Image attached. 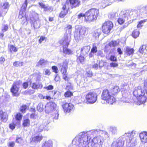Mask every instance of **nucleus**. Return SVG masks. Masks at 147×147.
Masks as SVG:
<instances>
[{"label":"nucleus","instance_id":"nucleus-1","mask_svg":"<svg viewBox=\"0 0 147 147\" xmlns=\"http://www.w3.org/2000/svg\"><path fill=\"white\" fill-rule=\"evenodd\" d=\"M98 133V131L97 130H92L86 132L80 133L73 140L72 144L68 147H77L76 144L79 147H88V145L91 138V136L96 134Z\"/></svg>","mask_w":147,"mask_h":147},{"label":"nucleus","instance_id":"nucleus-2","mask_svg":"<svg viewBox=\"0 0 147 147\" xmlns=\"http://www.w3.org/2000/svg\"><path fill=\"white\" fill-rule=\"evenodd\" d=\"M145 91L140 86L135 87L133 92L134 95L137 97V100L135 103L138 105L145 103L147 100V97Z\"/></svg>","mask_w":147,"mask_h":147},{"label":"nucleus","instance_id":"nucleus-3","mask_svg":"<svg viewBox=\"0 0 147 147\" xmlns=\"http://www.w3.org/2000/svg\"><path fill=\"white\" fill-rule=\"evenodd\" d=\"M136 13V11L125 10L121 11L119 14V17L117 20L119 24H121L130 18H134V16H133V15Z\"/></svg>","mask_w":147,"mask_h":147},{"label":"nucleus","instance_id":"nucleus-4","mask_svg":"<svg viewBox=\"0 0 147 147\" xmlns=\"http://www.w3.org/2000/svg\"><path fill=\"white\" fill-rule=\"evenodd\" d=\"M45 111L47 113H52L53 119H58L59 115L58 108L55 103L52 102L48 103L45 106Z\"/></svg>","mask_w":147,"mask_h":147},{"label":"nucleus","instance_id":"nucleus-5","mask_svg":"<svg viewBox=\"0 0 147 147\" xmlns=\"http://www.w3.org/2000/svg\"><path fill=\"white\" fill-rule=\"evenodd\" d=\"M124 136L129 138V140L127 141L128 143V147H136L138 140L137 132L133 130L131 132L125 133Z\"/></svg>","mask_w":147,"mask_h":147},{"label":"nucleus","instance_id":"nucleus-6","mask_svg":"<svg viewBox=\"0 0 147 147\" xmlns=\"http://www.w3.org/2000/svg\"><path fill=\"white\" fill-rule=\"evenodd\" d=\"M101 99L109 104H112L116 101L114 95L107 89L103 90L101 97Z\"/></svg>","mask_w":147,"mask_h":147},{"label":"nucleus","instance_id":"nucleus-7","mask_svg":"<svg viewBox=\"0 0 147 147\" xmlns=\"http://www.w3.org/2000/svg\"><path fill=\"white\" fill-rule=\"evenodd\" d=\"M98 14V9H91L85 13V20L89 22L93 21L96 19Z\"/></svg>","mask_w":147,"mask_h":147},{"label":"nucleus","instance_id":"nucleus-8","mask_svg":"<svg viewBox=\"0 0 147 147\" xmlns=\"http://www.w3.org/2000/svg\"><path fill=\"white\" fill-rule=\"evenodd\" d=\"M88 28L85 27L76 26L74 34V38L76 41H78L80 39H82L85 36L87 32Z\"/></svg>","mask_w":147,"mask_h":147},{"label":"nucleus","instance_id":"nucleus-9","mask_svg":"<svg viewBox=\"0 0 147 147\" xmlns=\"http://www.w3.org/2000/svg\"><path fill=\"white\" fill-rule=\"evenodd\" d=\"M113 26L112 22L109 21H106L102 25V31L104 33L107 34L112 29Z\"/></svg>","mask_w":147,"mask_h":147},{"label":"nucleus","instance_id":"nucleus-10","mask_svg":"<svg viewBox=\"0 0 147 147\" xmlns=\"http://www.w3.org/2000/svg\"><path fill=\"white\" fill-rule=\"evenodd\" d=\"M85 98L88 103L92 104L96 101L97 95L94 92H89L86 95Z\"/></svg>","mask_w":147,"mask_h":147},{"label":"nucleus","instance_id":"nucleus-11","mask_svg":"<svg viewBox=\"0 0 147 147\" xmlns=\"http://www.w3.org/2000/svg\"><path fill=\"white\" fill-rule=\"evenodd\" d=\"M103 142V138L100 136L95 137L92 139V147H102Z\"/></svg>","mask_w":147,"mask_h":147},{"label":"nucleus","instance_id":"nucleus-12","mask_svg":"<svg viewBox=\"0 0 147 147\" xmlns=\"http://www.w3.org/2000/svg\"><path fill=\"white\" fill-rule=\"evenodd\" d=\"M20 84V82L19 81L14 82L11 88V92L14 96H17L18 95V92L19 90Z\"/></svg>","mask_w":147,"mask_h":147},{"label":"nucleus","instance_id":"nucleus-13","mask_svg":"<svg viewBox=\"0 0 147 147\" xmlns=\"http://www.w3.org/2000/svg\"><path fill=\"white\" fill-rule=\"evenodd\" d=\"M49 122L47 119H45L42 120L38 123L37 128L38 132L42 131L45 127H46L49 123Z\"/></svg>","mask_w":147,"mask_h":147},{"label":"nucleus","instance_id":"nucleus-14","mask_svg":"<svg viewBox=\"0 0 147 147\" xmlns=\"http://www.w3.org/2000/svg\"><path fill=\"white\" fill-rule=\"evenodd\" d=\"M70 35H68L67 33H65L64 37L60 40L59 42L63 46L68 47L70 41Z\"/></svg>","mask_w":147,"mask_h":147},{"label":"nucleus","instance_id":"nucleus-15","mask_svg":"<svg viewBox=\"0 0 147 147\" xmlns=\"http://www.w3.org/2000/svg\"><path fill=\"white\" fill-rule=\"evenodd\" d=\"M68 62L65 60L63 62L59 63L58 65L61 68V72L62 74H65L67 72V67Z\"/></svg>","mask_w":147,"mask_h":147},{"label":"nucleus","instance_id":"nucleus-16","mask_svg":"<svg viewBox=\"0 0 147 147\" xmlns=\"http://www.w3.org/2000/svg\"><path fill=\"white\" fill-rule=\"evenodd\" d=\"M64 111L66 113H69L72 111L74 108V105L71 103L65 102L62 106Z\"/></svg>","mask_w":147,"mask_h":147},{"label":"nucleus","instance_id":"nucleus-17","mask_svg":"<svg viewBox=\"0 0 147 147\" xmlns=\"http://www.w3.org/2000/svg\"><path fill=\"white\" fill-rule=\"evenodd\" d=\"M113 0H99V4L102 8L111 5L113 2Z\"/></svg>","mask_w":147,"mask_h":147},{"label":"nucleus","instance_id":"nucleus-18","mask_svg":"<svg viewBox=\"0 0 147 147\" xmlns=\"http://www.w3.org/2000/svg\"><path fill=\"white\" fill-rule=\"evenodd\" d=\"M139 136L141 142L143 143H147V132L143 131L139 134Z\"/></svg>","mask_w":147,"mask_h":147},{"label":"nucleus","instance_id":"nucleus-19","mask_svg":"<svg viewBox=\"0 0 147 147\" xmlns=\"http://www.w3.org/2000/svg\"><path fill=\"white\" fill-rule=\"evenodd\" d=\"M132 11H136V13L135 14H134L133 16H134L135 17H137L138 15L140 14H143V13H147V6L143 7L140 9H138L137 10H133Z\"/></svg>","mask_w":147,"mask_h":147},{"label":"nucleus","instance_id":"nucleus-20","mask_svg":"<svg viewBox=\"0 0 147 147\" xmlns=\"http://www.w3.org/2000/svg\"><path fill=\"white\" fill-rule=\"evenodd\" d=\"M8 119V115L7 113L2 111H0V120L3 122H6Z\"/></svg>","mask_w":147,"mask_h":147},{"label":"nucleus","instance_id":"nucleus-21","mask_svg":"<svg viewBox=\"0 0 147 147\" xmlns=\"http://www.w3.org/2000/svg\"><path fill=\"white\" fill-rule=\"evenodd\" d=\"M125 54L127 55L130 56L132 55L134 52V50L133 49L129 47H127L125 48Z\"/></svg>","mask_w":147,"mask_h":147},{"label":"nucleus","instance_id":"nucleus-22","mask_svg":"<svg viewBox=\"0 0 147 147\" xmlns=\"http://www.w3.org/2000/svg\"><path fill=\"white\" fill-rule=\"evenodd\" d=\"M108 130L109 133L111 135H115L117 133V128L115 126H111L109 127Z\"/></svg>","mask_w":147,"mask_h":147},{"label":"nucleus","instance_id":"nucleus-23","mask_svg":"<svg viewBox=\"0 0 147 147\" xmlns=\"http://www.w3.org/2000/svg\"><path fill=\"white\" fill-rule=\"evenodd\" d=\"M43 87V85L41 82L33 83L32 84L31 87L34 89H41Z\"/></svg>","mask_w":147,"mask_h":147},{"label":"nucleus","instance_id":"nucleus-24","mask_svg":"<svg viewBox=\"0 0 147 147\" xmlns=\"http://www.w3.org/2000/svg\"><path fill=\"white\" fill-rule=\"evenodd\" d=\"M42 139V137L40 136H37L32 137L30 139V142L37 143L39 142Z\"/></svg>","mask_w":147,"mask_h":147},{"label":"nucleus","instance_id":"nucleus-25","mask_svg":"<svg viewBox=\"0 0 147 147\" xmlns=\"http://www.w3.org/2000/svg\"><path fill=\"white\" fill-rule=\"evenodd\" d=\"M90 49V47L89 46H85L81 48V52L83 55H85L89 52Z\"/></svg>","mask_w":147,"mask_h":147},{"label":"nucleus","instance_id":"nucleus-26","mask_svg":"<svg viewBox=\"0 0 147 147\" xmlns=\"http://www.w3.org/2000/svg\"><path fill=\"white\" fill-rule=\"evenodd\" d=\"M70 4L74 7L79 6L80 1L79 0H69Z\"/></svg>","mask_w":147,"mask_h":147},{"label":"nucleus","instance_id":"nucleus-27","mask_svg":"<svg viewBox=\"0 0 147 147\" xmlns=\"http://www.w3.org/2000/svg\"><path fill=\"white\" fill-rule=\"evenodd\" d=\"M53 142L51 140H49L43 143L42 147H52Z\"/></svg>","mask_w":147,"mask_h":147},{"label":"nucleus","instance_id":"nucleus-28","mask_svg":"<svg viewBox=\"0 0 147 147\" xmlns=\"http://www.w3.org/2000/svg\"><path fill=\"white\" fill-rule=\"evenodd\" d=\"M101 33V30L100 29H98L95 30L93 34V36L96 39L98 38L99 36Z\"/></svg>","mask_w":147,"mask_h":147},{"label":"nucleus","instance_id":"nucleus-29","mask_svg":"<svg viewBox=\"0 0 147 147\" xmlns=\"http://www.w3.org/2000/svg\"><path fill=\"white\" fill-rule=\"evenodd\" d=\"M47 61L46 60L44 59H41L37 63V65L38 66L40 65L45 66L47 64Z\"/></svg>","mask_w":147,"mask_h":147},{"label":"nucleus","instance_id":"nucleus-30","mask_svg":"<svg viewBox=\"0 0 147 147\" xmlns=\"http://www.w3.org/2000/svg\"><path fill=\"white\" fill-rule=\"evenodd\" d=\"M15 141L17 143L21 145H23L24 142V140L22 138L18 136L16 137Z\"/></svg>","mask_w":147,"mask_h":147},{"label":"nucleus","instance_id":"nucleus-31","mask_svg":"<svg viewBox=\"0 0 147 147\" xmlns=\"http://www.w3.org/2000/svg\"><path fill=\"white\" fill-rule=\"evenodd\" d=\"M67 46H63V53L67 55L71 54L72 53L71 51L67 48Z\"/></svg>","mask_w":147,"mask_h":147},{"label":"nucleus","instance_id":"nucleus-32","mask_svg":"<svg viewBox=\"0 0 147 147\" xmlns=\"http://www.w3.org/2000/svg\"><path fill=\"white\" fill-rule=\"evenodd\" d=\"M30 125V121L28 119H25L23 120L22 123L23 126L24 127L29 126Z\"/></svg>","mask_w":147,"mask_h":147},{"label":"nucleus","instance_id":"nucleus-33","mask_svg":"<svg viewBox=\"0 0 147 147\" xmlns=\"http://www.w3.org/2000/svg\"><path fill=\"white\" fill-rule=\"evenodd\" d=\"M38 19V14L36 13H34L33 17L31 18V20L34 23Z\"/></svg>","mask_w":147,"mask_h":147},{"label":"nucleus","instance_id":"nucleus-34","mask_svg":"<svg viewBox=\"0 0 147 147\" xmlns=\"http://www.w3.org/2000/svg\"><path fill=\"white\" fill-rule=\"evenodd\" d=\"M67 13L68 10L65 9H63V8H62V10L59 16L61 18H63Z\"/></svg>","mask_w":147,"mask_h":147},{"label":"nucleus","instance_id":"nucleus-35","mask_svg":"<svg viewBox=\"0 0 147 147\" xmlns=\"http://www.w3.org/2000/svg\"><path fill=\"white\" fill-rule=\"evenodd\" d=\"M140 34L139 31L137 30L134 31L132 33V35L133 37L134 38H136L138 37Z\"/></svg>","mask_w":147,"mask_h":147},{"label":"nucleus","instance_id":"nucleus-36","mask_svg":"<svg viewBox=\"0 0 147 147\" xmlns=\"http://www.w3.org/2000/svg\"><path fill=\"white\" fill-rule=\"evenodd\" d=\"M10 52L12 53L13 52H16L18 51V49L13 45H10L9 47Z\"/></svg>","mask_w":147,"mask_h":147},{"label":"nucleus","instance_id":"nucleus-37","mask_svg":"<svg viewBox=\"0 0 147 147\" xmlns=\"http://www.w3.org/2000/svg\"><path fill=\"white\" fill-rule=\"evenodd\" d=\"M37 109L39 112H41L43 111L44 108L43 105L42 103L40 102L39 103L37 106Z\"/></svg>","mask_w":147,"mask_h":147},{"label":"nucleus","instance_id":"nucleus-38","mask_svg":"<svg viewBox=\"0 0 147 147\" xmlns=\"http://www.w3.org/2000/svg\"><path fill=\"white\" fill-rule=\"evenodd\" d=\"M69 0H67L66 2L65 3V4L63 6V7L62 8H63V9H67V10H68L69 9Z\"/></svg>","mask_w":147,"mask_h":147},{"label":"nucleus","instance_id":"nucleus-39","mask_svg":"<svg viewBox=\"0 0 147 147\" xmlns=\"http://www.w3.org/2000/svg\"><path fill=\"white\" fill-rule=\"evenodd\" d=\"M23 64L24 63L23 62L17 61L13 63V65L15 66L18 67L23 66Z\"/></svg>","mask_w":147,"mask_h":147},{"label":"nucleus","instance_id":"nucleus-40","mask_svg":"<svg viewBox=\"0 0 147 147\" xmlns=\"http://www.w3.org/2000/svg\"><path fill=\"white\" fill-rule=\"evenodd\" d=\"M97 51V48L96 46V44L94 43L93 44V47L91 50V52L92 53H95Z\"/></svg>","mask_w":147,"mask_h":147},{"label":"nucleus","instance_id":"nucleus-41","mask_svg":"<svg viewBox=\"0 0 147 147\" xmlns=\"http://www.w3.org/2000/svg\"><path fill=\"white\" fill-rule=\"evenodd\" d=\"M118 44V41H114L110 42L109 44V45L110 47H115L117 46Z\"/></svg>","mask_w":147,"mask_h":147},{"label":"nucleus","instance_id":"nucleus-42","mask_svg":"<svg viewBox=\"0 0 147 147\" xmlns=\"http://www.w3.org/2000/svg\"><path fill=\"white\" fill-rule=\"evenodd\" d=\"M22 115L20 113H18L16 115L15 118L16 120L20 121L21 120Z\"/></svg>","mask_w":147,"mask_h":147},{"label":"nucleus","instance_id":"nucleus-43","mask_svg":"<svg viewBox=\"0 0 147 147\" xmlns=\"http://www.w3.org/2000/svg\"><path fill=\"white\" fill-rule=\"evenodd\" d=\"M84 58L83 56L82 55L78 57L77 59V60L78 61H80L82 63H83Z\"/></svg>","mask_w":147,"mask_h":147},{"label":"nucleus","instance_id":"nucleus-44","mask_svg":"<svg viewBox=\"0 0 147 147\" xmlns=\"http://www.w3.org/2000/svg\"><path fill=\"white\" fill-rule=\"evenodd\" d=\"M8 29V27L7 24L3 25L2 26L1 30L3 32L7 31Z\"/></svg>","mask_w":147,"mask_h":147},{"label":"nucleus","instance_id":"nucleus-45","mask_svg":"<svg viewBox=\"0 0 147 147\" xmlns=\"http://www.w3.org/2000/svg\"><path fill=\"white\" fill-rule=\"evenodd\" d=\"M27 109V107L26 105H23L20 108V111L23 113H25Z\"/></svg>","mask_w":147,"mask_h":147},{"label":"nucleus","instance_id":"nucleus-46","mask_svg":"<svg viewBox=\"0 0 147 147\" xmlns=\"http://www.w3.org/2000/svg\"><path fill=\"white\" fill-rule=\"evenodd\" d=\"M146 47L145 45H142V47H140L139 49V51L141 53L143 54L144 53V51L146 49Z\"/></svg>","mask_w":147,"mask_h":147},{"label":"nucleus","instance_id":"nucleus-47","mask_svg":"<svg viewBox=\"0 0 147 147\" xmlns=\"http://www.w3.org/2000/svg\"><path fill=\"white\" fill-rule=\"evenodd\" d=\"M73 95L72 93L70 91H67L64 94V96L65 97H70Z\"/></svg>","mask_w":147,"mask_h":147},{"label":"nucleus","instance_id":"nucleus-48","mask_svg":"<svg viewBox=\"0 0 147 147\" xmlns=\"http://www.w3.org/2000/svg\"><path fill=\"white\" fill-rule=\"evenodd\" d=\"M85 14H83V13H80L78 16V18L79 19H80L82 20L84 19V18L85 19Z\"/></svg>","mask_w":147,"mask_h":147},{"label":"nucleus","instance_id":"nucleus-49","mask_svg":"<svg viewBox=\"0 0 147 147\" xmlns=\"http://www.w3.org/2000/svg\"><path fill=\"white\" fill-rule=\"evenodd\" d=\"M144 88L146 92V94H147V80L144 81Z\"/></svg>","mask_w":147,"mask_h":147},{"label":"nucleus","instance_id":"nucleus-50","mask_svg":"<svg viewBox=\"0 0 147 147\" xmlns=\"http://www.w3.org/2000/svg\"><path fill=\"white\" fill-rule=\"evenodd\" d=\"M102 135L106 139L109 138V134L107 131H104L102 132Z\"/></svg>","mask_w":147,"mask_h":147},{"label":"nucleus","instance_id":"nucleus-51","mask_svg":"<svg viewBox=\"0 0 147 147\" xmlns=\"http://www.w3.org/2000/svg\"><path fill=\"white\" fill-rule=\"evenodd\" d=\"M39 5L41 8H44L45 10H47V7L42 3H39Z\"/></svg>","mask_w":147,"mask_h":147},{"label":"nucleus","instance_id":"nucleus-52","mask_svg":"<svg viewBox=\"0 0 147 147\" xmlns=\"http://www.w3.org/2000/svg\"><path fill=\"white\" fill-rule=\"evenodd\" d=\"M2 7L3 9H8L9 7V5L8 2H5L4 3Z\"/></svg>","mask_w":147,"mask_h":147},{"label":"nucleus","instance_id":"nucleus-53","mask_svg":"<svg viewBox=\"0 0 147 147\" xmlns=\"http://www.w3.org/2000/svg\"><path fill=\"white\" fill-rule=\"evenodd\" d=\"M44 74L46 75L49 76L51 74V72L50 70L48 69H46L44 70Z\"/></svg>","mask_w":147,"mask_h":147},{"label":"nucleus","instance_id":"nucleus-54","mask_svg":"<svg viewBox=\"0 0 147 147\" xmlns=\"http://www.w3.org/2000/svg\"><path fill=\"white\" fill-rule=\"evenodd\" d=\"M44 88L47 90H51L53 89V86L52 85H49L46 87H44Z\"/></svg>","mask_w":147,"mask_h":147},{"label":"nucleus","instance_id":"nucleus-55","mask_svg":"<svg viewBox=\"0 0 147 147\" xmlns=\"http://www.w3.org/2000/svg\"><path fill=\"white\" fill-rule=\"evenodd\" d=\"M71 28H72L71 26V25H68L67 27V29L66 30H67V29H68V32H69V35H70V34L71 33Z\"/></svg>","mask_w":147,"mask_h":147},{"label":"nucleus","instance_id":"nucleus-56","mask_svg":"<svg viewBox=\"0 0 147 147\" xmlns=\"http://www.w3.org/2000/svg\"><path fill=\"white\" fill-rule=\"evenodd\" d=\"M52 68L53 71L55 73H57L58 72V69L56 66H53L52 67Z\"/></svg>","mask_w":147,"mask_h":147},{"label":"nucleus","instance_id":"nucleus-57","mask_svg":"<svg viewBox=\"0 0 147 147\" xmlns=\"http://www.w3.org/2000/svg\"><path fill=\"white\" fill-rule=\"evenodd\" d=\"M62 74L63 79L65 81H67L68 80L67 73H65V74Z\"/></svg>","mask_w":147,"mask_h":147},{"label":"nucleus","instance_id":"nucleus-58","mask_svg":"<svg viewBox=\"0 0 147 147\" xmlns=\"http://www.w3.org/2000/svg\"><path fill=\"white\" fill-rule=\"evenodd\" d=\"M113 90L115 93H117L119 91V89L118 87L116 86L114 88Z\"/></svg>","mask_w":147,"mask_h":147},{"label":"nucleus","instance_id":"nucleus-59","mask_svg":"<svg viewBox=\"0 0 147 147\" xmlns=\"http://www.w3.org/2000/svg\"><path fill=\"white\" fill-rule=\"evenodd\" d=\"M35 90H34L30 89L27 92V94L30 95L33 94L35 92Z\"/></svg>","mask_w":147,"mask_h":147},{"label":"nucleus","instance_id":"nucleus-60","mask_svg":"<svg viewBox=\"0 0 147 147\" xmlns=\"http://www.w3.org/2000/svg\"><path fill=\"white\" fill-rule=\"evenodd\" d=\"M8 144L9 147H14L15 145V143L13 142H9Z\"/></svg>","mask_w":147,"mask_h":147},{"label":"nucleus","instance_id":"nucleus-61","mask_svg":"<svg viewBox=\"0 0 147 147\" xmlns=\"http://www.w3.org/2000/svg\"><path fill=\"white\" fill-rule=\"evenodd\" d=\"M118 65V64L112 62L110 64V67H117Z\"/></svg>","mask_w":147,"mask_h":147},{"label":"nucleus","instance_id":"nucleus-62","mask_svg":"<svg viewBox=\"0 0 147 147\" xmlns=\"http://www.w3.org/2000/svg\"><path fill=\"white\" fill-rule=\"evenodd\" d=\"M110 59L111 61H115L117 60V58L114 55H111L110 57Z\"/></svg>","mask_w":147,"mask_h":147},{"label":"nucleus","instance_id":"nucleus-63","mask_svg":"<svg viewBox=\"0 0 147 147\" xmlns=\"http://www.w3.org/2000/svg\"><path fill=\"white\" fill-rule=\"evenodd\" d=\"M87 76L88 77H91L93 75L91 71H88L86 73Z\"/></svg>","mask_w":147,"mask_h":147},{"label":"nucleus","instance_id":"nucleus-64","mask_svg":"<svg viewBox=\"0 0 147 147\" xmlns=\"http://www.w3.org/2000/svg\"><path fill=\"white\" fill-rule=\"evenodd\" d=\"M22 86L24 89H26L28 87V82H24L22 84Z\"/></svg>","mask_w":147,"mask_h":147}]
</instances>
